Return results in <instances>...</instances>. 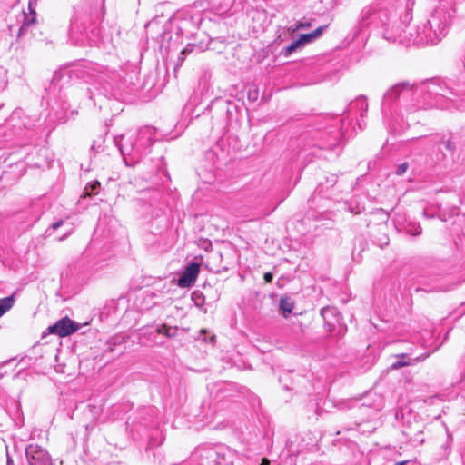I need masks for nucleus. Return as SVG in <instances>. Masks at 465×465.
<instances>
[{
	"label": "nucleus",
	"mask_w": 465,
	"mask_h": 465,
	"mask_svg": "<svg viewBox=\"0 0 465 465\" xmlns=\"http://www.w3.org/2000/svg\"><path fill=\"white\" fill-rule=\"evenodd\" d=\"M193 47H194V45H190V44H189V45H187L183 48V50L181 52V54H181V57H179V60H180L181 62H183V61L184 60V57H183V55H184V54H189V53L193 52Z\"/></svg>",
	"instance_id": "26"
},
{
	"label": "nucleus",
	"mask_w": 465,
	"mask_h": 465,
	"mask_svg": "<svg viewBox=\"0 0 465 465\" xmlns=\"http://www.w3.org/2000/svg\"><path fill=\"white\" fill-rule=\"evenodd\" d=\"M434 291H443V289L440 288V287H436L433 289Z\"/></svg>",
	"instance_id": "35"
},
{
	"label": "nucleus",
	"mask_w": 465,
	"mask_h": 465,
	"mask_svg": "<svg viewBox=\"0 0 465 465\" xmlns=\"http://www.w3.org/2000/svg\"><path fill=\"white\" fill-rule=\"evenodd\" d=\"M70 73L71 75L84 79L93 85V88H88V92L89 97L94 99V104H96V101L93 97L94 96L93 89L98 92L99 96L105 99L109 94H113L114 89L122 90L127 84L125 76H123L118 71L89 62L77 65Z\"/></svg>",
	"instance_id": "7"
},
{
	"label": "nucleus",
	"mask_w": 465,
	"mask_h": 465,
	"mask_svg": "<svg viewBox=\"0 0 465 465\" xmlns=\"http://www.w3.org/2000/svg\"><path fill=\"white\" fill-rule=\"evenodd\" d=\"M79 329L80 324L68 317L62 318L48 328L50 333L57 334L60 337L69 336Z\"/></svg>",
	"instance_id": "11"
},
{
	"label": "nucleus",
	"mask_w": 465,
	"mask_h": 465,
	"mask_svg": "<svg viewBox=\"0 0 465 465\" xmlns=\"http://www.w3.org/2000/svg\"><path fill=\"white\" fill-rule=\"evenodd\" d=\"M312 26V23L309 22V21H299L297 22L294 25H292L290 27V29L292 31V32H296L298 30H301V29H307L309 27Z\"/></svg>",
	"instance_id": "23"
},
{
	"label": "nucleus",
	"mask_w": 465,
	"mask_h": 465,
	"mask_svg": "<svg viewBox=\"0 0 465 465\" xmlns=\"http://www.w3.org/2000/svg\"><path fill=\"white\" fill-rule=\"evenodd\" d=\"M263 279H264L265 282L269 283V282H271L272 281L273 274L272 272H267L264 273Z\"/></svg>",
	"instance_id": "28"
},
{
	"label": "nucleus",
	"mask_w": 465,
	"mask_h": 465,
	"mask_svg": "<svg viewBox=\"0 0 465 465\" xmlns=\"http://www.w3.org/2000/svg\"><path fill=\"white\" fill-rule=\"evenodd\" d=\"M406 232L412 236L420 235L422 232L421 226L418 223L411 222L405 227Z\"/></svg>",
	"instance_id": "21"
},
{
	"label": "nucleus",
	"mask_w": 465,
	"mask_h": 465,
	"mask_svg": "<svg viewBox=\"0 0 465 465\" xmlns=\"http://www.w3.org/2000/svg\"><path fill=\"white\" fill-rule=\"evenodd\" d=\"M429 353L420 354L416 357H411L409 353H401L396 355V361L391 363V369L392 370H398L405 366L412 365L416 362H420L424 361L426 358L429 357Z\"/></svg>",
	"instance_id": "13"
},
{
	"label": "nucleus",
	"mask_w": 465,
	"mask_h": 465,
	"mask_svg": "<svg viewBox=\"0 0 465 465\" xmlns=\"http://www.w3.org/2000/svg\"><path fill=\"white\" fill-rule=\"evenodd\" d=\"M15 304L14 295L0 299V317L8 312Z\"/></svg>",
	"instance_id": "19"
},
{
	"label": "nucleus",
	"mask_w": 465,
	"mask_h": 465,
	"mask_svg": "<svg viewBox=\"0 0 465 465\" xmlns=\"http://www.w3.org/2000/svg\"><path fill=\"white\" fill-rule=\"evenodd\" d=\"M408 167L409 165L407 163H402L397 166L395 173L399 176H401L406 173Z\"/></svg>",
	"instance_id": "25"
},
{
	"label": "nucleus",
	"mask_w": 465,
	"mask_h": 465,
	"mask_svg": "<svg viewBox=\"0 0 465 465\" xmlns=\"http://www.w3.org/2000/svg\"><path fill=\"white\" fill-rule=\"evenodd\" d=\"M456 12L454 0H439L429 19L417 28L408 27L400 38L404 45H437L446 36Z\"/></svg>",
	"instance_id": "4"
},
{
	"label": "nucleus",
	"mask_w": 465,
	"mask_h": 465,
	"mask_svg": "<svg viewBox=\"0 0 465 465\" xmlns=\"http://www.w3.org/2000/svg\"><path fill=\"white\" fill-rule=\"evenodd\" d=\"M98 7L101 8L104 16V0H95L92 4L83 0L74 6L68 30V38L73 45L83 46L104 42L101 30L96 25Z\"/></svg>",
	"instance_id": "6"
},
{
	"label": "nucleus",
	"mask_w": 465,
	"mask_h": 465,
	"mask_svg": "<svg viewBox=\"0 0 465 465\" xmlns=\"http://www.w3.org/2000/svg\"><path fill=\"white\" fill-rule=\"evenodd\" d=\"M465 94V84L450 80H427L419 84L398 83L383 95L381 112L384 120L396 116L407 117L428 108L449 109L452 97Z\"/></svg>",
	"instance_id": "1"
},
{
	"label": "nucleus",
	"mask_w": 465,
	"mask_h": 465,
	"mask_svg": "<svg viewBox=\"0 0 465 465\" xmlns=\"http://www.w3.org/2000/svg\"><path fill=\"white\" fill-rule=\"evenodd\" d=\"M63 224V220H59L51 225V229L57 230Z\"/></svg>",
	"instance_id": "29"
},
{
	"label": "nucleus",
	"mask_w": 465,
	"mask_h": 465,
	"mask_svg": "<svg viewBox=\"0 0 465 465\" xmlns=\"http://www.w3.org/2000/svg\"><path fill=\"white\" fill-rule=\"evenodd\" d=\"M328 183H330L331 186H332L336 183V177L331 175V180L328 181Z\"/></svg>",
	"instance_id": "31"
},
{
	"label": "nucleus",
	"mask_w": 465,
	"mask_h": 465,
	"mask_svg": "<svg viewBox=\"0 0 465 465\" xmlns=\"http://www.w3.org/2000/svg\"><path fill=\"white\" fill-rule=\"evenodd\" d=\"M154 132V128L144 126L138 131L135 142H133L130 138L124 143V135L116 136L114 138V141L124 159L126 156H130L132 160L137 162L143 154L149 152L148 149L153 144Z\"/></svg>",
	"instance_id": "8"
},
{
	"label": "nucleus",
	"mask_w": 465,
	"mask_h": 465,
	"mask_svg": "<svg viewBox=\"0 0 465 465\" xmlns=\"http://www.w3.org/2000/svg\"><path fill=\"white\" fill-rule=\"evenodd\" d=\"M29 465H53L51 456L46 450L37 444H30L25 449Z\"/></svg>",
	"instance_id": "10"
},
{
	"label": "nucleus",
	"mask_w": 465,
	"mask_h": 465,
	"mask_svg": "<svg viewBox=\"0 0 465 465\" xmlns=\"http://www.w3.org/2000/svg\"><path fill=\"white\" fill-rule=\"evenodd\" d=\"M299 40L303 47L307 44L313 42L315 39L313 38L312 33H309V34L301 35V36L299 37Z\"/></svg>",
	"instance_id": "24"
},
{
	"label": "nucleus",
	"mask_w": 465,
	"mask_h": 465,
	"mask_svg": "<svg viewBox=\"0 0 465 465\" xmlns=\"http://www.w3.org/2000/svg\"><path fill=\"white\" fill-rule=\"evenodd\" d=\"M321 316L324 322L327 331L332 333L337 331L338 335H343L347 330L344 324L341 323V316L335 307L326 306L321 310Z\"/></svg>",
	"instance_id": "9"
},
{
	"label": "nucleus",
	"mask_w": 465,
	"mask_h": 465,
	"mask_svg": "<svg viewBox=\"0 0 465 465\" xmlns=\"http://www.w3.org/2000/svg\"><path fill=\"white\" fill-rule=\"evenodd\" d=\"M191 298L194 305L198 308H202L205 303V296L201 291L197 290L193 292Z\"/></svg>",
	"instance_id": "22"
},
{
	"label": "nucleus",
	"mask_w": 465,
	"mask_h": 465,
	"mask_svg": "<svg viewBox=\"0 0 465 465\" xmlns=\"http://www.w3.org/2000/svg\"><path fill=\"white\" fill-rule=\"evenodd\" d=\"M414 3V0H382L363 8L353 29V37L370 28L390 43H400L412 20Z\"/></svg>",
	"instance_id": "2"
},
{
	"label": "nucleus",
	"mask_w": 465,
	"mask_h": 465,
	"mask_svg": "<svg viewBox=\"0 0 465 465\" xmlns=\"http://www.w3.org/2000/svg\"><path fill=\"white\" fill-rule=\"evenodd\" d=\"M268 464H269V460L266 458H263L262 460V465H268Z\"/></svg>",
	"instance_id": "33"
},
{
	"label": "nucleus",
	"mask_w": 465,
	"mask_h": 465,
	"mask_svg": "<svg viewBox=\"0 0 465 465\" xmlns=\"http://www.w3.org/2000/svg\"><path fill=\"white\" fill-rule=\"evenodd\" d=\"M456 12L454 0H439L429 19L417 28L408 27L400 38L404 45H437L446 36Z\"/></svg>",
	"instance_id": "5"
},
{
	"label": "nucleus",
	"mask_w": 465,
	"mask_h": 465,
	"mask_svg": "<svg viewBox=\"0 0 465 465\" xmlns=\"http://www.w3.org/2000/svg\"><path fill=\"white\" fill-rule=\"evenodd\" d=\"M406 463H407V461H399V462L394 463V465H405Z\"/></svg>",
	"instance_id": "34"
},
{
	"label": "nucleus",
	"mask_w": 465,
	"mask_h": 465,
	"mask_svg": "<svg viewBox=\"0 0 465 465\" xmlns=\"http://www.w3.org/2000/svg\"><path fill=\"white\" fill-rule=\"evenodd\" d=\"M430 142L431 143H433L434 145L438 146L440 150H441L442 148H444L447 152H449L450 154H453L455 150H456V146L455 144L452 143L450 137H446L445 135L443 134H435V135H432L430 138Z\"/></svg>",
	"instance_id": "14"
},
{
	"label": "nucleus",
	"mask_w": 465,
	"mask_h": 465,
	"mask_svg": "<svg viewBox=\"0 0 465 465\" xmlns=\"http://www.w3.org/2000/svg\"><path fill=\"white\" fill-rule=\"evenodd\" d=\"M99 190H100V183L98 181L90 182L84 187L82 197L96 195V194H98Z\"/></svg>",
	"instance_id": "18"
},
{
	"label": "nucleus",
	"mask_w": 465,
	"mask_h": 465,
	"mask_svg": "<svg viewBox=\"0 0 465 465\" xmlns=\"http://www.w3.org/2000/svg\"><path fill=\"white\" fill-rule=\"evenodd\" d=\"M28 9L30 11L29 15H26L25 12L22 15H23V23L19 28L17 37L23 36L26 33L27 29L35 24L36 13L33 7L32 2H29Z\"/></svg>",
	"instance_id": "15"
},
{
	"label": "nucleus",
	"mask_w": 465,
	"mask_h": 465,
	"mask_svg": "<svg viewBox=\"0 0 465 465\" xmlns=\"http://www.w3.org/2000/svg\"><path fill=\"white\" fill-rule=\"evenodd\" d=\"M465 381V378L461 381V382H464Z\"/></svg>",
	"instance_id": "37"
},
{
	"label": "nucleus",
	"mask_w": 465,
	"mask_h": 465,
	"mask_svg": "<svg viewBox=\"0 0 465 465\" xmlns=\"http://www.w3.org/2000/svg\"><path fill=\"white\" fill-rule=\"evenodd\" d=\"M155 331L159 334L166 336L167 338H175L178 332V328L176 326L160 324L156 326Z\"/></svg>",
	"instance_id": "17"
},
{
	"label": "nucleus",
	"mask_w": 465,
	"mask_h": 465,
	"mask_svg": "<svg viewBox=\"0 0 465 465\" xmlns=\"http://www.w3.org/2000/svg\"><path fill=\"white\" fill-rule=\"evenodd\" d=\"M439 161H442L446 159V155L443 152H441L440 155H437Z\"/></svg>",
	"instance_id": "32"
},
{
	"label": "nucleus",
	"mask_w": 465,
	"mask_h": 465,
	"mask_svg": "<svg viewBox=\"0 0 465 465\" xmlns=\"http://www.w3.org/2000/svg\"><path fill=\"white\" fill-rule=\"evenodd\" d=\"M92 150H94V151H95V150H96L95 144H93V145H92Z\"/></svg>",
	"instance_id": "36"
},
{
	"label": "nucleus",
	"mask_w": 465,
	"mask_h": 465,
	"mask_svg": "<svg viewBox=\"0 0 465 465\" xmlns=\"http://www.w3.org/2000/svg\"><path fill=\"white\" fill-rule=\"evenodd\" d=\"M327 28V25L319 26L317 29H315L313 32H312V35L314 39H317L320 37L322 34V32Z\"/></svg>",
	"instance_id": "27"
},
{
	"label": "nucleus",
	"mask_w": 465,
	"mask_h": 465,
	"mask_svg": "<svg viewBox=\"0 0 465 465\" xmlns=\"http://www.w3.org/2000/svg\"><path fill=\"white\" fill-rule=\"evenodd\" d=\"M294 308V302L293 300L289 296H282L280 299L279 302V310L281 314L287 318L293 311Z\"/></svg>",
	"instance_id": "16"
},
{
	"label": "nucleus",
	"mask_w": 465,
	"mask_h": 465,
	"mask_svg": "<svg viewBox=\"0 0 465 465\" xmlns=\"http://www.w3.org/2000/svg\"><path fill=\"white\" fill-rule=\"evenodd\" d=\"M200 272V265L196 262H191L182 272L178 278L177 284L179 287L187 288L194 284Z\"/></svg>",
	"instance_id": "12"
},
{
	"label": "nucleus",
	"mask_w": 465,
	"mask_h": 465,
	"mask_svg": "<svg viewBox=\"0 0 465 465\" xmlns=\"http://www.w3.org/2000/svg\"><path fill=\"white\" fill-rule=\"evenodd\" d=\"M367 112V98L365 96H359L348 104L341 119L330 114L321 116L317 120V129L312 131V134L313 145L320 149H333L338 145L341 138L351 134L346 127L347 121L348 124H351L353 118H356L359 129L363 130L365 128L366 124L362 123V118Z\"/></svg>",
	"instance_id": "3"
},
{
	"label": "nucleus",
	"mask_w": 465,
	"mask_h": 465,
	"mask_svg": "<svg viewBox=\"0 0 465 465\" xmlns=\"http://www.w3.org/2000/svg\"><path fill=\"white\" fill-rule=\"evenodd\" d=\"M6 465H15L14 460L8 452H6Z\"/></svg>",
	"instance_id": "30"
},
{
	"label": "nucleus",
	"mask_w": 465,
	"mask_h": 465,
	"mask_svg": "<svg viewBox=\"0 0 465 465\" xmlns=\"http://www.w3.org/2000/svg\"><path fill=\"white\" fill-rule=\"evenodd\" d=\"M302 48V45L298 39L292 41L291 43V45H289L288 46H286L282 51V54H283L284 56H290L293 52L297 51L298 49H301Z\"/></svg>",
	"instance_id": "20"
}]
</instances>
